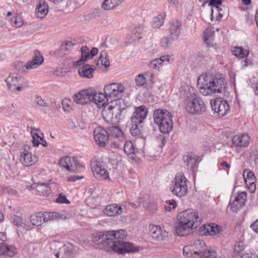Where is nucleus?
Instances as JSON below:
<instances>
[{"mask_svg":"<svg viewBox=\"0 0 258 258\" xmlns=\"http://www.w3.org/2000/svg\"><path fill=\"white\" fill-rule=\"evenodd\" d=\"M91 93V89L82 90L74 96V101L77 104H87L90 102Z\"/></svg>","mask_w":258,"mask_h":258,"instance_id":"21","label":"nucleus"},{"mask_svg":"<svg viewBox=\"0 0 258 258\" xmlns=\"http://www.w3.org/2000/svg\"><path fill=\"white\" fill-rule=\"evenodd\" d=\"M91 240L94 243L98 245L100 248H103L106 250L112 249L114 251L122 252V248L125 246H131L129 243H124L123 244L124 246L119 243H117V244H115L112 239L110 238L109 231L94 233L92 235Z\"/></svg>","mask_w":258,"mask_h":258,"instance_id":"3","label":"nucleus"},{"mask_svg":"<svg viewBox=\"0 0 258 258\" xmlns=\"http://www.w3.org/2000/svg\"><path fill=\"white\" fill-rule=\"evenodd\" d=\"M233 54L239 59L244 58L249 53L248 50L243 49L242 47H235L232 50Z\"/></svg>","mask_w":258,"mask_h":258,"instance_id":"37","label":"nucleus"},{"mask_svg":"<svg viewBox=\"0 0 258 258\" xmlns=\"http://www.w3.org/2000/svg\"><path fill=\"white\" fill-rule=\"evenodd\" d=\"M154 122L163 134H169L173 128L172 114L165 109H157L153 112Z\"/></svg>","mask_w":258,"mask_h":258,"instance_id":"4","label":"nucleus"},{"mask_svg":"<svg viewBox=\"0 0 258 258\" xmlns=\"http://www.w3.org/2000/svg\"><path fill=\"white\" fill-rule=\"evenodd\" d=\"M107 57V54L105 51H101L99 60L101 61V64L105 67L109 66L110 64L109 59Z\"/></svg>","mask_w":258,"mask_h":258,"instance_id":"47","label":"nucleus"},{"mask_svg":"<svg viewBox=\"0 0 258 258\" xmlns=\"http://www.w3.org/2000/svg\"><path fill=\"white\" fill-rule=\"evenodd\" d=\"M56 202L58 203L61 204H69L70 203V202L67 200V198L65 196L63 195L62 194H60L58 198L56 200Z\"/></svg>","mask_w":258,"mask_h":258,"instance_id":"53","label":"nucleus"},{"mask_svg":"<svg viewBox=\"0 0 258 258\" xmlns=\"http://www.w3.org/2000/svg\"><path fill=\"white\" fill-rule=\"evenodd\" d=\"M17 253L16 248L12 245H3L0 246V255H7L12 257Z\"/></svg>","mask_w":258,"mask_h":258,"instance_id":"32","label":"nucleus"},{"mask_svg":"<svg viewBox=\"0 0 258 258\" xmlns=\"http://www.w3.org/2000/svg\"><path fill=\"white\" fill-rule=\"evenodd\" d=\"M150 234L153 239L158 241L165 240L168 237V232L166 231L155 225L150 226Z\"/></svg>","mask_w":258,"mask_h":258,"instance_id":"18","label":"nucleus"},{"mask_svg":"<svg viewBox=\"0 0 258 258\" xmlns=\"http://www.w3.org/2000/svg\"><path fill=\"white\" fill-rule=\"evenodd\" d=\"M51 192L49 183L41 182L38 183L35 190V194L40 196H48Z\"/></svg>","mask_w":258,"mask_h":258,"instance_id":"24","label":"nucleus"},{"mask_svg":"<svg viewBox=\"0 0 258 258\" xmlns=\"http://www.w3.org/2000/svg\"><path fill=\"white\" fill-rule=\"evenodd\" d=\"M214 32L210 28H207L204 32V41L206 42L208 46L213 45L212 42L214 40Z\"/></svg>","mask_w":258,"mask_h":258,"instance_id":"38","label":"nucleus"},{"mask_svg":"<svg viewBox=\"0 0 258 258\" xmlns=\"http://www.w3.org/2000/svg\"><path fill=\"white\" fill-rule=\"evenodd\" d=\"M207 231L210 235H216L220 232L221 231V227L215 224H212L208 225L207 226Z\"/></svg>","mask_w":258,"mask_h":258,"instance_id":"43","label":"nucleus"},{"mask_svg":"<svg viewBox=\"0 0 258 258\" xmlns=\"http://www.w3.org/2000/svg\"><path fill=\"white\" fill-rule=\"evenodd\" d=\"M184 108L187 112L194 115H201L206 111V105L200 97L190 93L186 94L184 100Z\"/></svg>","mask_w":258,"mask_h":258,"instance_id":"5","label":"nucleus"},{"mask_svg":"<svg viewBox=\"0 0 258 258\" xmlns=\"http://www.w3.org/2000/svg\"><path fill=\"white\" fill-rule=\"evenodd\" d=\"M71 169L72 172H81L84 170L85 165L77 158L73 157Z\"/></svg>","mask_w":258,"mask_h":258,"instance_id":"33","label":"nucleus"},{"mask_svg":"<svg viewBox=\"0 0 258 258\" xmlns=\"http://www.w3.org/2000/svg\"><path fill=\"white\" fill-rule=\"evenodd\" d=\"M172 39L168 37H164L162 38L161 41V46L163 47H167L171 43Z\"/></svg>","mask_w":258,"mask_h":258,"instance_id":"51","label":"nucleus"},{"mask_svg":"<svg viewBox=\"0 0 258 258\" xmlns=\"http://www.w3.org/2000/svg\"><path fill=\"white\" fill-rule=\"evenodd\" d=\"M95 69L91 65L87 64L79 70V74L82 78H92Z\"/></svg>","mask_w":258,"mask_h":258,"instance_id":"28","label":"nucleus"},{"mask_svg":"<svg viewBox=\"0 0 258 258\" xmlns=\"http://www.w3.org/2000/svg\"><path fill=\"white\" fill-rule=\"evenodd\" d=\"M20 161L25 166H30L36 163L38 158L36 156L32 155L26 148H25L21 152Z\"/></svg>","mask_w":258,"mask_h":258,"instance_id":"20","label":"nucleus"},{"mask_svg":"<svg viewBox=\"0 0 258 258\" xmlns=\"http://www.w3.org/2000/svg\"><path fill=\"white\" fill-rule=\"evenodd\" d=\"M198 157L196 155H189L184 157L185 165L191 171H194L195 166L197 164Z\"/></svg>","mask_w":258,"mask_h":258,"instance_id":"36","label":"nucleus"},{"mask_svg":"<svg viewBox=\"0 0 258 258\" xmlns=\"http://www.w3.org/2000/svg\"><path fill=\"white\" fill-rule=\"evenodd\" d=\"M122 213V208L117 204L108 205L104 210V213L108 216H115Z\"/></svg>","mask_w":258,"mask_h":258,"instance_id":"27","label":"nucleus"},{"mask_svg":"<svg viewBox=\"0 0 258 258\" xmlns=\"http://www.w3.org/2000/svg\"><path fill=\"white\" fill-rule=\"evenodd\" d=\"M65 217L57 212H39L31 216L30 220L33 225L39 226L44 222H47L54 219H60Z\"/></svg>","mask_w":258,"mask_h":258,"instance_id":"7","label":"nucleus"},{"mask_svg":"<svg viewBox=\"0 0 258 258\" xmlns=\"http://www.w3.org/2000/svg\"><path fill=\"white\" fill-rule=\"evenodd\" d=\"M178 223L175 228L176 234L180 236L187 235L192 229L198 227L202 219L196 211L188 209L178 215Z\"/></svg>","mask_w":258,"mask_h":258,"instance_id":"2","label":"nucleus"},{"mask_svg":"<svg viewBox=\"0 0 258 258\" xmlns=\"http://www.w3.org/2000/svg\"><path fill=\"white\" fill-rule=\"evenodd\" d=\"M61 104L64 111L69 112L72 109L73 102L70 99L63 100Z\"/></svg>","mask_w":258,"mask_h":258,"instance_id":"48","label":"nucleus"},{"mask_svg":"<svg viewBox=\"0 0 258 258\" xmlns=\"http://www.w3.org/2000/svg\"><path fill=\"white\" fill-rule=\"evenodd\" d=\"M147 113L148 110L145 106L141 105L135 107V110L131 117V120L132 122L141 124L146 118Z\"/></svg>","mask_w":258,"mask_h":258,"instance_id":"17","label":"nucleus"},{"mask_svg":"<svg viewBox=\"0 0 258 258\" xmlns=\"http://www.w3.org/2000/svg\"><path fill=\"white\" fill-rule=\"evenodd\" d=\"M250 141V137L247 134H238L234 136L232 139V144L236 147H247Z\"/></svg>","mask_w":258,"mask_h":258,"instance_id":"19","label":"nucleus"},{"mask_svg":"<svg viewBox=\"0 0 258 258\" xmlns=\"http://www.w3.org/2000/svg\"><path fill=\"white\" fill-rule=\"evenodd\" d=\"M170 56L168 55H163L160 58H155L151 60L148 66L150 68L159 70L160 68L162 66L164 61L169 62Z\"/></svg>","mask_w":258,"mask_h":258,"instance_id":"26","label":"nucleus"},{"mask_svg":"<svg viewBox=\"0 0 258 258\" xmlns=\"http://www.w3.org/2000/svg\"><path fill=\"white\" fill-rule=\"evenodd\" d=\"M124 110V108L121 110L118 108L110 106L103 110L102 112V117L106 122L115 123L121 119L120 116L122 111Z\"/></svg>","mask_w":258,"mask_h":258,"instance_id":"11","label":"nucleus"},{"mask_svg":"<svg viewBox=\"0 0 258 258\" xmlns=\"http://www.w3.org/2000/svg\"><path fill=\"white\" fill-rule=\"evenodd\" d=\"M187 182V179L183 173H177L170 186L172 194L179 198L185 196L188 191Z\"/></svg>","mask_w":258,"mask_h":258,"instance_id":"6","label":"nucleus"},{"mask_svg":"<svg viewBox=\"0 0 258 258\" xmlns=\"http://www.w3.org/2000/svg\"><path fill=\"white\" fill-rule=\"evenodd\" d=\"M244 181L249 191L252 193L254 192L256 190V177L245 179Z\"/></svg>","mask_w":258,"mask_h":258,"instance_id":"45","label":"nucleus"},{"mask_svg":"<svg viewBox=\"0 0 258 258\" xmlns=\"http://www.w3.org/2000/svg\"><path fill=\"white\" fill-rule=\"evenodd\" d=\"M250 158L254 162L255 164H258V153L256 151L250 154Z\"/></svg>","mask_w":258,"mask_h":258,"instance_id":"58","label":"nucleus"},{"mask_svg":"<svg viewBox=\"0 0 258 258\" xmlns=\"http://www.w3.org/2000/svg\"><path fill=\"white\" fill-rule=\"evenodd\" d=\"M212 110L217 114L219 117H223L229 111L230 107L226 100L221 98H217L211 101Z\"/></svg>","mask_w":258,"mask_h":258,"instance_id":"13","label":"nucleus"},{"mask_svg":"<svg viewBox=\"0 0 258 258\" xmlns=\"http://www.w3.org/2000/svg\"><path fill=\"white\" fill-rule=\"evenodd\" d=\"M98 52V50L96 47H93L92 48V49L90 51V54L91 58H92L93 57H94L95 55H96Z\"/></svg>","mask_w":258,"mask_h":258,"instance_id":"63","label":"nucleus"},{"mask_svg":"<svg viewBox=\"0 0 258 258\" xmlns=\"http://www.w3.org/2000/svg\"><path fill=\"white\" fill-rule=\"evenodd\" d=\"M244 246L242 241H238L234 245V258H243L246 254L244 252Z\"/></svg>","mask_w":258,"mask_h":258,"instance_id":"31","label":"nucleus"},{"mask_svg":"<svg viewBox=\"0 0 258 258\" xmlns=\"http://www.w3.org/2000/svg\"><path fill=\"white\" fill-rule=\"evenodd\" d=\"M225 79L222 75H202L198 79V87L205 96L222 93L226 88Z\"/></svg>","mask_w":258,"mask_h":258,"instance_id":"1","label":"nucleus"},{"mask_svg":"<svg viewBox=\"0 0 258 258\" xmlns=\"http://www.w3.org/2000/svg\"><path fill=\"white\" fill-rule=\"evenodd\" d=\"M35 101L36 103L42 106H47L48 103L46 102L44 100H43L40 97L37 96L35 98Z\"/></svg>","mask_w":258,"mask_h":258,"instance_id":"56","label":"nucleus"},{"mask_svg":"<svg viewBox=\"0 0 258 258\" xmlns=\"http://www.w3.org/2000/svg\"><path fill=\"white\" fill-rule=\"evenodd\" d=\"M108 96L102 93H96L91 90L90 102L95 103L98 108H101L108 101Z\"/></svg>","mask_w":258,"mask_h":258,"instance_id":"22","label":"nucleus"},{"mask_svg":"<svg viewBox=\"0 0 258 258\" xmlns=\"http://www.w3.org/2000/svg\"><path fill=\"white\" fill-rule=\"evenodd\" d=\"M73 248L72 245H64L60 248V252L62 258H69L73 253Z\"/></svg>","mask_w":258,"mask_h":258,"instance_id":"40","label":"nucleus"},{"mask_svg":"<svg viewBox=\"0 0 258 258\" xmlns=\"http://www.w3.org/2000/svg\"><path fill=\"white\" fill-rule=\"evenodd\" d=\"M133 124L130 130V133L133 136L136 137L137 138H141L144 141L145 137L142 132V126L141 124L132 122Z\"/></svg>","mask_w":258,"mask_h":258,"instance_id":"30","label":"nucleus"},{"mask_svg":"<svg viewBox=\"0 0 258 258\" xmlns=\"http://www.w3.org/2000/svg\"><path fill=\"white\" fill-rule=\"evenodd\" d=\"M190 247L191 253L193 252L200 257L208 250L205 241L200 239L195 241L194 244Z\"/></svg>","mask_w":258,"mask_h":258,"instance_id":"23","label":"nucleus"},{"mask_svg":"<svg viewBox=\"0 0 258 258\" xmlns=\"http://www.w3.org/2000/svg\"><path fill=\"white\" fill-rule=\"evenodd\" d=\"M153 75L148 73L138 75L135 79V83L138 86H142L147 83V77H152Z\"/></svg>","mask_w":258,"mask_h":258,"instance_id":"39","label":"nucleus"},{"mask_svg":"<svg viewBox=\"0 0 258 258\" xmlns=\"http://www.w3.org/2000/svg\"><path fill=\"white\" fill-rule=\"evenodd\" d=\"M90 167L96 178L100 180L109 179V173L106 169L105 165L99 158L94 157L92 158L90 161Z\"/></svg>","mask_w":258,"mask_h":258,"instance_id":"9","label":"nucleus"},{"mask_svg":"<svg viewBox=\"0 0 258 258\" xmlns=\"http://www.w3.org/2000/svg\"><path fill=\"white\" fill-rule=\"evenodd\" d=\"M170 35L172 40L178 38L181 30V24L178 21L172 22L169 28Z\"/></svg>","mask_w":258,"mask_h":258,"instance_id":"25","label":"nucleus"},{"mask_svg":"<svg viewBox=\"0 0 258 258\" xmlns=\"http://www.w3.org/2000/svg\"><path fill=\"white\" fill-rule=\"evenodd\" d=\"M38 131V130L35 128H31V135L32 137V138L34 137H37V138H40L41 140H42V138L40 137V136L37 133V132Z\"/></svg>","mask_w":258,"mask_h":258,"instance_id":"59","label":"nucleus"},{"mask_svg":"<svg viewBox=\"0 0 258 258\" xmlns=\"http://www.w3.org/2000/svg\"><path fill=\"white\" fill-rule=\"evenodd\" d=\"M246 192H242L234 197L233 201L231 200L229 204V207L233 212H237L245 205L246 199Z\"/></svg>","mask_w":258,"mask_h":258,"instance_id":"16","label":"nucleus"},{"mask_svg":"<svg viewBox=\"0 0 258 258\" xmlns=\"http://www.w3.org/2000/svg\"><path fill=\"white\" fill-rule=\"evenodd\" d=\"M201 258H217L216 254L214 251L208 250L204 254L202 255Z\"/></svg>","mask_w":258,"mask_h":258,"instance_id":"50","label":"nucleus"},{"mask_svg":"<svg viewBox=\"0 0 258 258\" xmlns=\"http://www.w3.org/2000/svg\"><path fill=\"white\" fill-rule=\"evenodd\" d=\"M6 82L12 92L21 91L28 86V82L18 74H11L6 80Z\"/></svg>","mask_w":258,"mask_h":258,"instance_id":"8","label":"nucleus"},{"mask_svg":"<svg viewBox=\"0 0 258 258\" xmlns=\"http://www.w3.org/2000/svg\"><path fill=\"white\" fill-rule=\"evenodd\" d=\"M81 51L82 54L81 58L84 60L86 61L87 59L91 58L89 49L87 46H84L82 47Z\"/></svg>","mask_w":258,"mask_h":258,"instance_id":"49","label":"nucleus"},{"mask_svg":"<svg viewBox=\"0 0 258 258\" xmlns=\"http://www.w3.org/2000/svg\"><path fill=\"white\" fill-rule=\"evenodd\" d=\"M243 175L244 180H245V179H249L255 177L254 173L252 171H249L248 170H244Z\"/></svg>","mask_w":258,"mask_h":258,"instance_id":"52","label":"nucleus"},{"mask_svg":"<svg viewBox=\"0 0 258 258\" xmlns=\"http://www.w3.org/2000/svg\"><path fill=\"white\" fill-rule=\"evenodd\" d=\"M108 131L101 126L96 127L94 131V138L99 147H104L109 141Z\"/></svg>","mask_w":258,"mask_h":258,"instance_id":"15","label":"nucleus"},{"mask_svg":"<svg viewBox=\"0 0 258 258\" xmlns=\"http://www.w3.org/2000/svg\"><path fill=\"white\" fill-rule=\"evenodd\" d=\"M34 53V57L31 60L28 61L25 65L21 62L18 63V67H16V69L25 71V69L27 70L35 69L41 65L44 61L42 55L37 50H35Z\"/></svg>","mask_w":258,"mask_h":258,"instance_id":"14","label":"nucleus"},{"mask_svg":"<svg viewBox=\"0 0 258 258\" xmlns=\"http://www.w3.org/2000/svg\"><path fill=\"white\" fill-rule=\"evenodd\" d=\"M10 22L11 25L15 27H19L23 24V20L20 16H16L11 18Z\"/></svg>","mask_w":258,"mask_h":258,"instance_id":"46","label":"nucleus"},{"mask_svg":"<svg viewBox=\"0 0 258 258\" xmlns=\"http://www.w3.org/2000/svg\"><path fill=\"white\" fill-rule=\"evenodd\" d=\"M14 224L18 227H23L24 223L22 219L19 216H15L13 219Z\"/></svg>","mask_w":258,"mask_h":258,"instance_id":"54","label":"nucleus"},{"mask_svg":"<svg viewBox=\"0 0 258 258\" xmlns=\"http://www.w3.org/2000/svg\"><path fill=\"white\" fill-rule=\"evenodd\" d=\"M104 90L108 97L116 99L123 96L125 88L121 84L114 83L105 86Z\"/></svg>","mask_w":258,"mask_h":258,"instance_id":"12","label":"nucleus"},{"mask_svg":"<svg viewBox=\"0 0 258 258\" xmlns=\"http://www.w3.org/2000/svg\"><path fill=\"white\" fill-rule=\"evenodd\" d=\"M84 178L83 176H79L77 175H74L72 176H70L68 178V180L70 181H76L77 180L83 179Z\"/></svg>","mask_w":258,"mask_h":258,"instance_id":"62","label":"nucleus"},{"mask_svg":"<svg viewBox=\"0 0 258 258\" xmlns=\"http://www.w3.org/2000/svg\"><path fill=\"white\" fill-rule=\"evenodd\" d=\"M109 137L118 139L119 141L124 139V135L121 130L118 126H111L107 128Z\"/></svg>","mask_w":258,"mask_h":258,"instance_id":"29","label":"nucleus"},{"mask_svg":"<svg viewBox=\"0 0 258 258\" xmlns=\"http://www.w3.org/2000/svg\"><path fill=\"white\" fill-rule=\"evenodd\" d=\"M135 148L131 141H126L124 145V151L125 154L130 155L135 153Z\"/></svg>","mask_w":258,"mask_h":258,"instance_id":"44","label":"nucleus"},{"mask_svg":"<svg viewBox=\"0 0 258 258\" xmlns=\"http://www.w3.org/2000/svg\"><path fill=\"white\" fill-rule=\"evenodd\" d=\"M33 138V144L34 146L38 147V145L40 144V141L41 140L40 138H37V137H34Z\"/></svg>","mask_w":258,"mask_h":258,"instance_id":"64","label":"nucleus"},{"mask_svg":"<svg viewBox=\"0 0 258 258\" xmlns=\"http://www.w3.org/2000/svg\"><path fill=\"white\" fill-rule=\"evenodd\" d=\"M109 231L110 238L112 239V240L114 242L115 244H117V243H119L120 244L129 243L131 245L130 247L125 246L124 248L123 247V248H122V252L115 251L116 252L123 254L125 253H130L137 251L132 243L127 242H124L122 240L126 236V232L125 231L121 229L119 230H112ZM122 245L124 246V245L122 244Z\"/></svg>","mask_w":258,"mask_h":258,"instance_id":"10","label":"nucleus"},{"mask_svg":"<svg viewBox=\"0 0 258 258\" xmlns=\"http://www.w3.org/2000/svg\"><path fill=\"white\" fill-rule=\"evenodd\" d=\"M222 1L221 0H210L209 5L215 7L217 9H218V5H221Z\"/></svg>","mask_w":258,"mask_h":258,"instance_id":"60","label":"nucleus"},{"mask_svg":"<svg viewBox=\"0 0 258 258\" xmlns=\"http://www.w3.org/2000/svg\"><path fill=\"white\" fill-rule=\"evenodd\" d=\"M72 162V158L66 156L60 158L59 160V165L62 167H64L69 171H71V164Z\"/></svg>","mask_w":258,"mask_h":258,"instance_id":"41","label":"nucleus"},{"mask_svg":"<svg viewBox=\"0 0 258 258\" xmlns=\"http://www.w3.org/2000/svg\"><path fill=\"white\" fill-rule=\"evenodd\" d=\"M166 16V13L163 12L154 17L152 21V27L154 28H159L163 25Z\"/></svg>","mask_w":258,"mask_h":258,"instance_id":"34","label":"nucleus"},{"mask_svg":"<svg viewBox=\"0 0 258 258\" xmlns=\"http://www.w3.org/2000/svg\"><path fill=\"white\" fill-rule=\"evenodd\" d=\"M4 194L7 193L9 195H17V191L10 187H4Z\"/></svg>","mask_w":258,"mask_h":258,"instance_id":"57","label":"nucleus"},{"mask_svg":"<svg viewBox=\"0 0 258 258\" xmlns=\"http://www.w3.org/2000/svg\"><path fill=\"white\" fill-rule=\"evenodd\" d=\"M48 9L47 5L44 3H40L36 8V17L40 18H44L48 13Z\"/></svg>","mask_w":258,"mask_h":258,"instance_id":"35","label":"nucleus"},{"mask_svg":"<svg viewBox=\"0 0 258 258\" xmlns=\"http://www.w3.org/2000/svg\"><path fill=\"white\" fill-rule=\"evenodd\" d=\"M117 1V0H105L102 4V7L105 10H112L119 5Z\"/></svg>","mask_w":258,"mask_h":258,"instance_id":"42","label":"nucleus"},{"mask_svg":"<svg viewBox=\"0 0 258 258\" xmlns=\"http://www.w3.org/2000/svg\"><path fill=\"white\" fill-rule=\"evenodd\" d=\"M140 28H136L133 31V33L134 35V39L135 40H139L140 39L142 38V35L141 32Z\"/></svg>","mask_w":258,"mask_h":258,"instance_id":"55","label":"nucleus"},{"mask_svg":"<svg viewBox=\"0 0 258 258\" xmlns=\"http://www.w3.org/2000/svg\"><path fill=\"white\" fill-rule=\"evenodd\" d=\"M252 230L256 233H258V219L250 225Z\"/></svg>","mask_w":258,"mask_h":258,"instance_id":"61","label":"nucleus"}]
</instances>
